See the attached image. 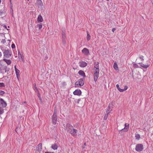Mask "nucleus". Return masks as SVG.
Returning a JSON list of instances; mask_svg holds the SVG:
<instances>
[{
  "mask_svg": "<svg viewBox=\"0 0 153 153\" xmlns=\"http://www.w3.org/2000/svg\"><path fill=\"white\" fill-rule=\"evenodd\" d=\"M44 151L42 149V144L39 143L36 146V149L35 153H44Z\"/></svg>",
  "mask_w": 153,
  "mask_h": 153,
  "instance_id": "f03ea898",
  "label": "nucleus"
},
{
  "mask_svg": "<svg viewBox=\"0 0 153 153\" xmlns=\"http://www.w3.org/2000/svg\"><path fill=\"white\" fill-rule=\"evenodd\" d=\"M67 130L73 136H75L76 135L77 130L74 129L73 127L70 124L67 125Z\"/></svg>",
  "mask_w": 153,
  "mask_h": 153,
  "instance_id": "f257e3e1",
  "label": "nucleus"
},
{
  "mask_svg": "<svg viewBox=\"0 0 153 153\" xmlns=\"http://www.w3.org/2000/svg\"><path fill=\"white\" fill-rule=\"evenodd\" d=\"M52 123L53 125L56 124L57 122V116L56 112L54 111L52 118Z\"/></svg>",
  "mask_w": 153,
  "mask_h": 153,
  "instance_id": "39448f33",
  "label": "nucleus"
},
{
  "mask_svg": "<svg viewBox=\"0 0 153 153\" xmlns=\"http://www.w3.org/2000/svg\"><path fill=\"white\" fill-rule=\"evenodd\" d=\"M93 71L94 74H99V68H94Z\"/></svg>",
  "mask_w": 153,
  "mask_h": 153,
  "instance_id": "f3484780",
  "label": "nucleus"
},
{
  "mask_svg": "<svg viewBox=\"0 0 153 153\" xmlns=\"http://www.w3.org/2000/svg\"><path fill=\"white\" fill-rule=\"evenodd\" d=\"M143 149V146L142 144H138L136 145L135 149L137 152H141Z\"/></svg>",
  "mask_w": 153,
  "mask_h": 153,
  "instance_id": "20e7f679",
  "label": "nucleus"
},
{
  "mask_svg": "<svg viewBox=\"0 0 153 153\" xmlns=\"http://www.w3.org/2000/svg\"><path fill=\"white\" fill-rule=\"evenodd\" d=\"M58 147V145L56 143H54L52 144L51 146V148H52V149H53L54 150L57 149Z\"/></svg>",
  "mask_w": 153,
  "mask_h": 153,
  "instance_id": "4468645a",
  "label": "nucleus"
},
{
  "mask_svg": "<svg viewBox=\"0 0 153 153\" xmlns=\"http://www.w3.org/2000/svg\"><path fill=\"white\" fill-rule=\"evenodd\" d=\"M87 41H89L90 40L91 38V36L88 33V31H87Z\"/></svg>",
  "mask_w": 153,
  "mask_h": 153,
  "instance_id": "b1692460",
  "label": "nucleus"
},
{
  "mask_svg": "<svg viewBox=\"0 0 153 153\" xmlns=\"http://www.w3.org/2000/svg\"><path fill=\"white\" fill-rule=\"evenodd\" d=\"M1 42L2 43L4 44L6 42V41L5 39H2Z\"/></svg>",
  "mask_w": 153,
  "mask_h": 153,
  "instance_id": "4c0bfd02",
  "label": "nucleus"
},
{
  "mask_svg": "<svg viewBox=\"0 0 153 153\" xmlns=\"http://www.w3.org/2000/svg\"><path fill=\"white\" fill-rule=\"evenodd\" d=\"M1 50H2V51H3V48H1Z\"/></svg>",
  "mask_w": 153,
  "mask_h": 153,
  "instance_id": "09e8293b",
  "label": "nucleus"
},
{
  "mask_svg": "<svg viewBox=\"0 0 153 153\" xmlns=\"http://www.w3.org/2000/svg\"><path fill=\"white\" fill-rule=\"evenodd\" d=\"M11 48H16L15 45L14 44H13L11 45Z\"/></svg>",
  "mask_w": 153,
  "mask_h": 153,
  "instance_id": "2f4dec72",
  "label": "nucleus"
},
{
  "mask_svg": "<svg viewBox=\"0 0 153 153\" xmlns=\"http://www.w3.org/2000/svg\"><path fill=\"white\" fill-rule=\"evenodd\" d=\"M2 55V54L1 52H0V57H1Z\"/></svg>",
  "mask_w": 153,
  "mask_h": 153,
  "instance_id": "49530a36",
  "label": "nucleus"
},
{
  "mask_svg": "<svg viewBox=\"0 0 153 153\" xmlns=\"http://www.w3.org/2000/svg\"><path fill=\"white\" fill-rule=\"evenodd\" d=\"M82 52L83 53L86 55H88L89 53V50L86 48H84L82 50Z\"/></svg>",
  "mask_w": 153,
  "mask_h": 153,
  "instance_id": "1a4fd4ad",
  "label": "nucleus"
},
{
  "mask_svg": "<svg viewBox=\"0 0 153 153\" xmlns=\"http://www.w3.org/2000/svg\"><path fill=\"white\" fill-rule=\"evenodd\" d=\"M10 8L13 7V5L12 2V0H9Z\"/></svg>",
  "mask_w": 153,
  "mask_h": 153,
  "instance_id": "c85d7f7f",
  "label": "nucleus"
},
{
  "mask_svg": "<svg viewBox=\"0 0 153 153\" xmlns=\"http://www.w3.org/2000/svg\"><path fill=\"white\" fill-rule=\"evenodd\" d=\"M3 12L2 11L0 10V16H1L3 14Z\"/></svg>",
  "mask_w": 153,
  "mask_h": 153,
  "instance_id": "ea45409f",
  "label": "nucleus"
},
{
  "mask_svg": "<svg viewBox=\"0 0 153 153\" xmlns=\"http://www.w3.org/2000/svg\"><path fill=\"white\" fill-rule=\"evenodd\" d=\"M86 146V143H85L84 144L83 146H82V149H84L85 148V147Z\"/></svg>",
  "mask_w": 153,
  "mask_h": 153,
  "instance_id": "58836bf2",
  "label": "nucleus"
},
{
  "mask_svg": "<svg viewBox=\"0 0 153 153\" xmlns=\"http://www.w3.org/2000/svg\"><path fill=\"white\" fill-rule=\"evenodd\" d=\"M5 85L3 82H0V87H4Z\"/></svg>",
  "mask_w": 153,
  "mask_h": 153,
  "instance_id": "c756f323",
  "label": "nucleus"
},
{
  "mask_svg": "<svg viewBox=\"0 0 153 153\" xmlns=\"http://www.w3.org/2000/svg\"><path fill=\"white\" fill-rule=\"evenodd\" d=\"M97 63L96 65V67H99L98 63L97 62Z\"/></svg>",
  "mask_w": 153,
  "mask_h": 153,
  "instance_id": "a18cd8bd",
  "label": "nucleus"
},
{
  "mask_svg": "<svg viewBox=\"0 0 153 153\" xmlns=\"http://www.w3.org/2000/svg\"><path fill=\"white\" fill-rule=\"evenodd\" d=\"M29 1V0H27V1Z\"/></svg>",
  "mask_w": 153,
  "mask_h": 153,
  "instance_id": "864d4df0",
  "label": "nucleus"
},
{
  "mask_svg": "<svg viewBox=\"0 0 153 153\" xmlns=\"http://www.w3.org/2000/svg\"><path fill=\"white\" fill-rule=\"evenodd\" d=\"M116 87L118 90L120 92H123L124 91L126 90L128 88V86L127 85H125L124 87V89H122L119 87L118 84L116 85Z\"/></svg>",
  "mask_w": 153,
  "mask_h": 153,
  "instance_id": "0eeeda50",
  "label": "nucleus"
},
{
  "mask_svg": "<svg viewBox=\"0 0 153 153\" xmlns=\"http://www.w3.org/2000/svg\"><path fill=\"white\" fill-rule=\"evenodd\" d=\"M65 31H62V37H65Z\"/></svg>",
  "mask_w": 153,
  "mask_h": 153,
  "instance_id": "bb28decb",
  "label": "nucleus"
},
{
  "mask_svg": "<svg viewBox=\"0 0 153 153\" xmlns=\"http://www.w3.org/2000/svg\"><path fill=\"white\" fill-rule=\"evenodd\" d=\"M4 92L2 91H0V94H4Z\"/></svg>",
  "mask_w": 153,
  "mask_h": 153,
  "instance_id": "f704fd0d",
  "label": "nucleus"
},
{
  "mask_svg": "<svg viewBox=\"0 0 153 153\" xmlns=\"http://www.w3.org/2000/svg\"><path fill=\"white\" fill-rule=\"evenodd\" d=\"M151 2L152 4L153 5V0H151Z\"/></svg>",
  "mask_w": 153,
  "mask_h": 153,
  "instance_id": "de8ad7c7",
  "label": "nucleus"
},
{
  "mask_svg": "<svg viewBox=\"0 0 153 153\" xmlns=\"http://www.w3.org/2000/svg\"><path fill=\"white\" fill-rule=\"evenodd\" d=\"M82 92L81 90L79 89H77L74 92L73 94L74 95H76L78 96H80L81 95Z\"/></svg>",
  "mask_w": 153,
  "mask_h": 153,
  "instance_id": "9d476101",
  "label": "nucleus"
},
{
  "mask_svg": "<svg viewBox=\"0 0 153 153\" xmlns=\"http://www.w3.org/2000/svg\"><path fill=\"white\" fill-rule=\"evenodd\" d=\"M79 66L80 67H85L87 65V63L84 61H81L79 63Z\"/></svg>",
  "mask_w": 153,
  "mask_h": 153,
  "instance_id": "9b49d317",
  "label": "nucleus"
},
{
  "mask_svg": "<svg viewBox=\"0 0 153 153\" xmlns=\"http://www.w3.org/2000/svg\"><path fill=\"white\" fill-rule=\"evenodd\" d=\"M37 3L39 7H42L43 6V3L41 0H37Z\"/></svg>",
  "mask_w": 153,
  "mask_h": 153,
  "instance_id": "ddd939ff",
  "label": "nucleus"
},
{
  "mask_svg": "<svg viewBox=\"0 0 153 153\" xmlns=\"http://www.w3.org/2000/svg\"><path fill=\"white\" fill-rule=\"evenodd\" d=\"M84 81L83 79H79L75 83L76 86L78 87V85L80 86H82L84 85Z\"/></svg>",
  "mask_w": 153,
  "mask_h": 153,
  "instance_id": "423d86ee",
  "label": "nucleus"
},
{
  "mask_svg": "<svg viewBox=\"0 0 153 153\" xmlns=\"http://www.w3.org/2000/svg\"><path fill=\"white\" fill-rule=\"evenodd\" d=\"M43 21V19L42 16L40 15H39L37 18L38 22H42Z\"/></svg>",
  "mask_w": 153,
  "mask_h": 153,
  "instance_id": "2eb2a0df",
  "label": "nucleus"
},
{
  "mask_svg": "<svg viewBox=\"0 0 153 153\" xmlns=\"http://www.w3.org/2000/svg\"><path fill=\"white\" fill-rule=\"evenodd\" d=\"M15 68V70L16 71V77L17 79L18 80H19V73H20V71L19 70H18L17 68Z\"/></svg>",
  "mask_w": 153,
  "mask_h": 153,
  "instance_id": "f8f14e48",
  "label": "nucleus"
},
{
  "mask_svg": "<svg viewBox=\"0 0 153 153\" xmlns=\"http://www.w3.org/2000/svg\"><path fill=\"white\" fill-rule=\"evenodd\" d=\"M129 124L125 123V127L123 129L126 130V131H128L129 128Z\"/></svg>",
  "mask_w": 153,
  "mask_h": 153,
  "instance_id": "412c9836",
  "label": "nucleus"
},
{
  "mask_svg": "<svg viewBox=\"0 0 153 153\" xmlns=\"http://www.w3.org/2000/svg\"><path fill=\"white\" fill-rule=\"evenodd\" d=\"M133 67H138V66L136 64H133Z\"/></svg>",
  "mask_w": 153,
  "mask_h": 153,
  "instance_id": "e433bc0d",
  "label": "nucleus"
},
{
  "mask_svg": "<svg viewBox=\"0 0 153 153\" xmlns=\"http://www.w3.org/2000/svg\"><path fill=\"white\" fill-rule=\"evenodd\" d=\"M3 60L5 61L8 65L10 64L11 62V61L10 59H3Z\"/></svg>",
  "mask_w": 153,
  "mask_h": 153,
  "instance_id": "aec40b11",
  "label": "nucleus"
},
{
  "mask_svg": "<svg viewBox=\"0 0 153 153\" xmlns=\"http://www.w3.org/2000/svg\"><path fill=\"white\" fill-rule=\"evenodd\" d=\"M78 74L79 75L82 76L83 77H85V73H84L83 71L82 70L79 71Z\"/></svg>",
  "mask_w": 153,
  "mask_h": 153,
  "instance_id": "6ab92c4d",
  "label": "nucleus"
},
{
  "mask_svg": "<svg viewBox=\"0 0 153 153\" xmlns=\"http://www.w3.org/2000/svg\"><path fill=\"white\" fill-rule=\"evenodd\" d=\"M139 58L142 61L144 60V59L143 58L144 57L143 56L141 55H139Z\"/></svg>",
  "mask_w": 153,
  "mask_h": 153,
  "instance_id": "a878e982",
  "label": "nucleus"
},
{
  "mask_svg": "<svg viewBox=\"0 0 153 153\" xmlns=\"http://www.w3.org/2000/svg\"><path fill=\"white\" fill-rule=\"evenodd\" d=\"M135 138L137 140H139L140 138V135L138 134H136L135 136Z\"/></svg>",
  "mask_w": 153,
  "mask_h": 153,
  "instance_id": "5701e85b",
  "label": "nucleus"
},
{
  "mask_svg": "<svg viewBox=\"0 0 153 153\" xmlns=\"http://www.w3.org/2000/svg\"><path fill=\"white\" fill-rule=\"evenodd\" d=\"M3 112V110H2V111L0 110V114H1Z\"/></svg>",
  "mask_w": 153,
  "mask_h": 153,
  "instance_id": "c03bdc74",
  "label": "nucleus"
},
{
  "mask_svg": "<svg viewBox=\"0 0 153 153\" xmlns=\"http://www.w3.org/2000/svg\"><path fill=\"white\" fill-rule=\"evenodd\" d=\"M45 153H55L53 152H46Z\"/></svg>",
  "mask_w": 153,
  "mask_h": 153,
  "instance_id": "a19ab883",
  "label": "nucleus"
},
{
  "mask_svg": "<svg viewBox=\"0 0 153 153\" xmlns=\"http://www.w3.org/2000/svg\"><path fill=\"white\" fill-rule=\"evenodd\" d=\"M10 12L11 13H12V15L13 14V7L10 8Z\"/></svg>",
  "mask_w": 153,
  "mask_h": 153,
  "instance_id": "473e14b6",
  "label": "nucleus"
},
{
  "mask_svg": "<svg viewBox=\"0 0 153 153\" xmlns=\"http://www.w3.org/2000/svg\"><path fill=\"white\" fill-rule=\"evenodd\" d=\"M106 1H109V0H106Z\"/></svg>",
  "mask_w": 153,
  "mask_h": 153,
  "instance_id": "3c124183",
  "label": "nucleus"
},
{
  "mask_svg": "<svg viewBox=\"0 0 153 153\" xmlns=\"http://www.w3.org/2000/svg\"><path fill=\"white\" fill-rule=\"evenodd\" d=\"M113 67H118L117 65L116 62H114V63Z\"/></svg>",
  "mask_w": 153,
  "mask_h": 153,
  "instance_id": "72a5a7b5",
  "label": "nucleus"
},
{
  "mask_svg": "<svg viewBox=\"0 0 153 153\" xmlns=\"http://www.w3.org/2000/svg\"><path fill=\"white\" fill-rule=\"evenodd\" d=\"M114 68V69L116 71H117L118 70L119 68Z\"/></svg>",
  "mask_w": 153,
  "mask_h": 153,
  "instance_id": "79ce46f5",
  "label": "nucleus"
},
{
  "mask_svg": "<svg viewBox=\"0 0 153 153\" xmlns=\"http://www.w3.org/2000/svg\"><path fill=\"white\" fill-rule=\"evenodd\" d=\"M111 104H110L108 106V108L107 109L106 114H107V116H108L111 113V111H112V109L110 108V105Z\"/></svg>",
  "mask_w": 153,
  "mask_h": 153,
  "instance_id": "dca6fc26",
  "label": "nucleus"
},
{
  "mask_svg": "<svg viewBox=\"0 0 153 153\" xmlns=\"http://www.w3.org/2000/svg\"><path fill=\"white\" fill-rule=\"evenodd\" d=\"M108 117V116H107V114H105L104 117V120H106L107 119Z\"/></svg>",
  "mask_w": 153,
  "mask_h": 153,
  "instance_id": "7c9ffc66",
  "label": "nucleus"
},
{
  "mask_svg": "<svg viewBox=\"0 0 153 153\" xmlns=\"http://www.w3.org/2000/svg\"><path fill=\"white\" fill-rule=\"evenodd\" d=\"M141 67H149V65H141Z\"/></svg>",
  "mask_w": 153,
  "mask_h": 153,
  "instance_id": "c9c22d12",
  "label": "nucleus"
},
{
  "mask_svg": "<svg viewBox=\"0 0 153 153\" xmlns=\"http://www.w3.org/2000/svg\"><path fill=\"white\" fill-rule=\"evenodd\" d=\"M152 132H153V134H153V131H152Z\"/></svg>",
  "mask_w": 153,
  "mask_h": 153,
  "instance_id": "603ef678",
  "label": "nucleus"
},
{
  "mask_svg": "<svg viewBox=\"0 0 153 153\" xmlns=\"http://www.w3.org/2000/svg\"><path fill=\"white\" fill-rule=\"evenodd\" d=\"M62 42L64 44H65L66 42L65 37H62Z\"/></svg>",
  "mask_w": 153,
  "mask_h": 153,
  "instance_id": "cd10ccee",
  "label": "nucleus"
},
{
  "mask_svg": "<svg viewBox=\"0 0 153 153\" xmlns=\"http://www.w3.org/2000/svg\"><path fill=\"white\" fill-rule=\"evenodd\" d=\"M7 106V104L2 99H0V107L5 108Z\"/></svg>",
  "mask_w": 153,
  "mask_h": 153,
  "instance_id": "6e6552de",
  "label": "nucleus"
},
{
  "mask_svg": "<svg viewBox=\"0 0 153 153\" xmlns=\"http://www.w3.org/2000/svg\"><path fill=\"white\" fill-rule=\"evenodd\" d=\"M115 30L116 29L115 28H114L112 29V31L113 32H114Z\"/></svg>",
  "mask_w": 153,
  "mask_h": 153,
  "instance_id": "37998d69",
  "label": "nucleus"
},
{
  "mask_svg": "<svg viewBox=\"0 0 153 153\" xmlns=\"http://www.w3.org/2000/svg\"><path fill=\"white\" fill-rule=\"evenodd\" d=\"M37 25L39 28V30H40L41 29L42 27V23H40L39 24H37Z\"/></svg>",
  "mask_w": 153,
  "mask_h": 153,
  "instance_id": "393cba45",
  "label": "nucleus"
},
{
  "mask_svg": "<svg viewBox=\"0 0 153 153\" xmlns=\"http://www.w3.org/2000/svg\"><path fill=\"white\" fill-rule=\"evenodd\" d=\"M4 56L6 58H9L12 55V52L11 51L6 50L3 51Z\"/></svg>",
  "mask_w": 153,
  "mask_h": 153,
  "instance_id": "7ed1b4c3",
  "label": "nucleus"
},
{
  "mask_svg": "<svg viewBox=\"0 0 153 153\" xmlns=\"http://www.w3.org/2000/svg\"><path fill=\"white\" fill-rule=\"evenodd\" d=\"M99 76V74L94 73V80L95 82H96Z\"/></svg>",
  "mask_w": 153,
  "mask_h": 153,
  "instance_id": "a211bd4d",
  "label": "nucleus"
},
{
  "mask_svg": "<svg viewBox=\"0 0 153 153\" xmlns=\"http://www.w3.org/2000/svg\"><path fill=\"white\" fill-rule=\"evenodd\" d=\"M18 56L19 57H21V58L22 59L24 57L23 55L22 54L20 53V51L19 50H18Z\"/></svg>",
  "mask_w": 153,
  "mask_h": 153,
  "instance_id": "4be33fe9",
  "label": "nucleus"
},
{
  "mask_svg": "<svg viewBox=\"0 0 153 153\" xmlns=\"http://www.w3.org/2000/svg\"><path fill=\"white\" fill-rule=\"evenodd\" d=\"M16 65H15V66H14V67H16Z\"/></svg>",
  "mask_w": 153,
  "mask_h": 153,
  "instance_id": "8fccbe9b",
  "label": "nucleus"
}]
</instances>
